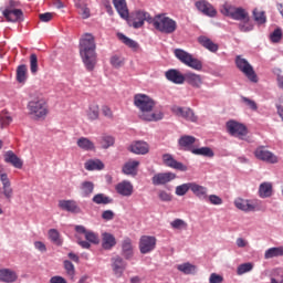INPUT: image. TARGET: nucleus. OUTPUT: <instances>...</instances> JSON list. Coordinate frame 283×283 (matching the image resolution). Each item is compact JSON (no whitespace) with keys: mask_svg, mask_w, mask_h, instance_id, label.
<instances>
[{"mask_svg":"<svg viewBox=\"0 0 283 283\" xmlns=\"http://www.w3.org/2000/svg\"><path fill=\"white\" fill-rule=\"evenodd\" d=\"M134 105L139 109V118L148 123L163 120L165 114L160 109H154L156 102L145 94L134 96Z\"/></svg>","mask_w":283,"mask_h":283,"instance_id":"nucleus-1","label":"nucleus"},{"mask_svg":"<svg viewBox=\"0 0 283 283\" xmlns=\"http://www.w3.org/2000/svg\"><path fill=\"white\" fill-rule=\"evenodd\" d=\"M80 55L88 72L96 67V42L94 35L85 33L80 40Z\"/></svg>","mask_w":283,"mask_h":283,"instance_id":"nucleus-2","label":"nucleus"},{"mask_svg":"<svg viewBox=\"0 0 283 283\" xmlns=\"http://www.w3.org/2000/svg\"><path fill=\"white\" fill-rule=\"evenodd\" d=\"M153 25L155 30L163 34H174L178 30V22L167 17L165 13L157 14L153 18Z\"/></svg>","mask_w":283,"mask_h":283,"instance_id":"nucleus-3","label":"nucleus"},{"mask_svg":"<svg viewBox=\"0 0 283 283\" xmlns=\"http://www.w3.org/2000/svg\"><path fill=\"white\" fill-rule=\"evenodd\" d=\"M28 111L35 118H45L48 116V103L41 97H35L28 103Z\"/></svg>","mask_w":283,"mask_h":283,"instance_id":"nucleus-4","label":"nucleus"},{"mask_svg":"<svg viewBox=\"0 0 283 283\" xmlns=\"http://www.w3.org/2000/svg\"><path fill=\"white\" fill-rule=\"evenodd\" d=\"M174 54L181 63H184V65H187L192 70H197V72H200V70H202V61L193 57L191 53H188L187 51L181 49H176Z\"/></svg>","mask_w":283,"mask_h":283,"instance_id":"nucleus-5","label":"nucleus"},{"mask_svg":"<svg viewBox=\"0 0 283 283\" xmlns=\"http://www.w3.org/2000/svg\"><path fill=\"white\" fill-rule=\"evenodd\" d=\"M235 65L238 70H240V72H242L247 78L251 81V83H258V75L247 59H243L241 55H237Z\"/></svg>","mask_w":283,"mask_h":283,"instance_id":"nucleus-6","label":"nucleus"},{"mask_svg":"<svg viewBox=\"0 0 283 283\" xmlns=\"http://www.w3.org/2000/svg\"><path fill=\"white\" fill-rule=\"evenodd\" d=\"M227 129L230 136H234V138H240V140H247V134H249V129L241 123L235 120H229L227 123Z\"/></svg>","mask_w":283,"mask_h":283,"instance_id":"nucleus-7","label":"nucleus"},{"mask_svg":"<svg viewBox=\"0 0 283 283\" xmlns=\"http://www.w3.org/2000/svg\"><path fill=\"white\" fill-rule=\"evenodd\" d=\"M254 156L258 160H262V163H268L269 165H277L280 163V158L264 146H259L254 150Z\"/></svg>","mask_w":283,"mask_h":283,"instance_id":"nucleus-8","label":"nucleus"},{"mask_svg":"<svg viewBox=\"0 0 283 283\" xmlns=\"http://www.w3.org/2000/svg\"><path fill=\"white\" fill-rule=\"evenodd\" d=\"M221 12L234 21H249V12L243 8L223 7Z\"/></svg>","mask_w":283,"mask_h":283,"instance_id":"nucleus-9","label":"nucleus"},{"mask_svg":"<svg viewBox=\"0 0 283 283\" xmlns=\"http://www.w3.org/2000/svg\"><path fill=\"white\" fill-rule=\"evenodd\" d=\"M156 237H150V235H143L139 239V251L144 255L147 253H151L154 249H156Z\"/></svg>","mask_w":283,"mask_h":283,"instance_id":"nucleus-10","label":"nucleus"},{"mask_svg":"<svg viewBox=\"0 0 283 283\" xmlns=\"http://www.w3.org/2000/svg\"><path fill=\"white\" fill-rule=\"evenodd\" d=\"M145 21L153 24L154 18H151V15H149V13L145 11H136L133 14V28H135L136 30H138V28H143V25H145Z\"/></svg>","mask_w":283,"mask_h":283,"instance_id":"nucleus-11","label":"nucleus"},{"mask_svg":"<svg viewBox=\"0 0 283 283\" xmlns=\"http://www.w3.org/2000/svg\"><path fill=\"white\" fill-rule=\"evenodd\" d=\"M111 266L113 273L117 277H123V273H125V269H127V263L120 256H114L111 259Z\"/></svg>","mask_w":283,"mask_h":283,"instance_id":"nucleus-12","label":"nucleus"},{"mask_svg":"<svg viewBox=\"0 0 283 283\" xmlns=\"http://www.w3.org/2000/svg\"><path fill=\"white\" fill-rule=\"evenodd\" d=\"M171 111H172V114H176V116H180L186 120H190V123H196V120H198V117L196 116V114L191 108H182L180 106H174Z\"/></svg>","mask_w":283,"mask_h":283,"instance_id":"nucleus-13","label":"nucleus"},{"mask_svg":"<svg viewBox=\"0 0 283 283\" xmlns=\"http://www.w3.org/2000/svg\"><path fill=\"white\" fill-rule=\"evenodd\" d=\"M163 161L166 167H170V169H177V171H187V166L182 163L176 160L171 154H164Z\"/></svg>","mask_w":283,"mask_h":283,"instance_id":"nucleus-14","label":"nucleus"},{"mask_svg":"<svg viewBox=\"0 0 283 283\" xmlns=\"http://www.w3.org/2000/svg\"><path fill=\"white\" fill-rule=\"evenodd\" d=\"M171 180H176V174L174 172H158L151 178V182L155 187L167 185L171 182Z\"/></svg>","mask_w":283,"mask_h":283,"instance_id":"nucleus-15","label":"nucleus"},{"mask_svg":"<svg viewBox=\"0 0 283 283\" xmlns=\"http://www.w3.org/2000/svg\"><path fill=\"white\" fill-rule=\"evenodd\" d=\"M196 137L190 136V135H184L179 138L178 140V145L180 147V149H182L184 151H191V154L193 153V145H196Z\"/></svg>","mask_w":283,"mask_h":283,"instance_id":"nucleus-16","label":"nucleus"},{"mask_svg":"<svg viewBox=\"0 0 283 283\" xmlns=\"http://www.w3.org/2000/svg\"><path fill=\"white\" fill-rule=\"evenodd\" d=\"M3 17H4V19H7V21L17 23V21H23V11L21 9L7 8L3 11Z\"/></svg>","mask_w":283,"mask_h":283,"instance_id":"nucleus-17","label":"nucleus"},{"mask_svg":"<svg viewBox=\"0 0 283 283\" xmlns=\"http://www.w3.org/2000/svg\"><path fill=\"white\" fill-rule=\"evenodd\" d=\"M4 163L11 165L15 169H23V160L14 154V151L9 150L4 154Z\"/></svg>","mask_w":283,"mask_h":283,"instance_id":"nucleus-18","label":"nucleus"},{"mask_svg":"<svg viewBox=\"0 0 283 283\" xmlns=\"http://www.w3.org/2000/svg\"><path fill=\"white\" fill-rule=\"evenodd\" d=\"M62 211H69V213H81V207L75 200H60L57 205Z\"/></svg>","mask_w":283,"mask_h":283,"instance_id":"nucleus-19","label":"nucleus"},{"mask_svg":"<svg viewBox=\"0 0 283 283\" xmlns=\"http://www.w3.org/2000/svg\"><path fill=\"white\" fill-rule=\"evenodd\" d=\"M129 151L132 154H137L138 156H145V154H149V144L146 142H134L129 146Z\"/></svg>","mask_w":283,"mask_h":283,"instance_id":"nucleus-20","label":"nucleus"},{"mask_svg":"<svg viewBox=\"0 0 283 283\" xmlns=\"http://www.w3.org/2000/svg\"><path fill=\"white\" fill-rule=\"evenodd\" d=\"M196 8L207 17H216V14H218L213 6L205 0L197 1Z\"/></svg>","mask_w":283,"mask_h":283,"instance_id":"nucleus-21","label":"nucleus"},{"mask_svg":"<svg viewBox=\"0 0 283 283\" xmlns=\"http://www.w3.org/2000/svg\"><path fill=\"white\" fill-rule=\"evenodd\" d=\"M115 189L119 196H125L126 198H129L134 193V185L127 180L117 184Z\"/></svg>","mask_w":283,"mask_h":283,"instance_id":"nucleus-22","label":"nucleus"},{"mask_svg":"<svg viewBox=\"0 0 283 283\" xmlns=\"http://www.w3.org/2000/svg\"><path fill=\"white\" fill-rule=\"evenodd\" d=\"M113 6L117 10L122 19H129V9L127 8V0H113Z\"/></svg>","mask_w":283,"mask_h":283,"instance_id":"nucleus-23","label":"nucleus"},{"mask_svg":"<svg viewBox=\"0 0 283 283\" xmlns=\"http://www.w3.org/2000/svg\"><path fill=\"white\" fill-rule=\"evenodd\" d=\"M116 247V237L109 232L102 233V248L105 251H112Z\"/></svg>","mask_w":283,"mask_h":283,"instance_id":"nucleus-24","label":"nucleus"},{"mask_svg":"<svg viewBox=\"0 0 283 283\" xmlns=\"http://www.w3.org/2000/svg\"><path fill=\"white\" fill-rule=\"evenodd\" d=\"M190 191H192V193L196 196V198H199V200H207L209 189H207L205 186L191 182Z\"/></svg>","mask_w":283,"mask_h":283,"instance_id":"nucleus-25","label":"nucleus"},{"mask_svg":"<svg viewBox=\"0 0 283 283\" xmlns=\"http://www.w3.org/2000/svg\"><path fill=\"white\" fill-rule=\"evenodd\" d=\"M166 78L176 85H182L185 83V75L174 69L166 72Z\"/></svg>","mask_w":283,"mask_h":283,"instance_id":"nucleus-26","label":"nucleus"},{"mask_svg":"<svg viewBox=\"0 0 283 283\" xmlns=\"http://www.w3.org/2000/svg\"><path fill=\"white\" fill-rule=\"evenodd\" d=\"M122 255L125 260H132V258H134V245L132 244V239L126 238L122 242Z\"/></svg>","mask_w":283,"mask_h":283,"instance_id":"nucleus-27","label":"nucleus"},{"mask_svg":"<svg viewBox=\"0 0 283 283\" xmlns=\"http://www.w3.org/2000/svg\"><path fill=\"white\" fill-rule=\"evenodd\" d=\"M140 165V161L138 160H129L123 166V174L125 176H136L138 174V167Z\"/></svg>","mask_w":283,"mask_h":283,"instance_id":"nucleus-28","label":"nucleus"},{"mask_svg":"<svg viewBox=\"0 0 283 283\" xmlns=\"http://www.w3.org/2000/svg\"><path fill=\"white\" fill-rule=\"evenodd\" d=\"M18 279L17 272L10 269H0V282L12 283L17 282Z\"/></svg>","mask_w":283,"mask_h":283,"instance_id":"nucleus-29","label":"nucleus"},{"mask_svg":"<svg viewBox=\"0 0 283 283\" xmlns=\"http://www.w3.org/2000/svg\"><path fill=\"white\" fill-rule=\"evenodd\" d=\"M86 171H101L105 169V164L101 159H91L84 164Z\"/></svg>","mask_w":283,"mask_h":283,"instance_id":"nucleus-30","label":"nucleus"},{"mask_svg":"<svg viewBox=\"0 0 283 283\" xmlns=\"http://www.w3.org/2000/svg\"><path fill=\"white\" fill-rule=\"evenodd\" d=\"M198 41L200 45H202V48H206V50H209V52H218L219 50L218 44L213 43V41H211V39H209L208 36L201 35L198 38Z\"/></svg>","mask_w":283,"mask_h":283,"instance_id":"nucleus-31","label":"nucleus"},{"mask_svg":"<svg viewBox=\"0 0 283 283\" xmlns=\"http://www.w3.org/2000/svg\"><path fill=\"white\" fill-rule=\"evenodd\" d=\"M184 78L192 87H200L202 85V77L196 73H186Z\"/></svg>","mask_w":283,"mask_h":283,"instance_id":"nucleus-32","label":"nucleus"},{"mask_svg":"<svg viewBox=\"0 0 283 283\" xmlns=\"http://www.w3.org/2000/svg\"><path fill=\"white\" fill-rule=\"evenodd\" d=\"M82 198H90L94 193V182L83 181L80 186Z\"/></svg>","mask_w":283,"mask_h":283,"instance_id":"nucleus-33","label":"nucleus"},{"mask_svg":"<svg viewBox=\"0 0 283 283\" xmlns=\"http://www.w3.org/2000/svg\"><path fill=\"white\" fill-rule=\"evenodd\" d=\"M234 207L240 209V211H255V206L251 205L249 200L242 198L234 200Z\"/></svg>","mask_w":283,"mask_h":283,"instance_id":"nucleus-34","label":"nucleus"},{"mask_svg":"<svg viewBox=\"0 0 283 283\" xmlns=\"http://www.w3.org/2000/svg\"><path fill=\"white\" fill-rule=\"evenodd\" d=\"M260 198H271L273 196V185L271 182H263L259 187Z\"/></svg>","mask_w":283,"mask_h":283,"instance_id":"nucleus-35","label":"nucleus"},{"mask_svg":"<svg viewBox=\"0 0 283 283\" xmlns=\"http://www.w3.org/2000/svg\"><path fill=\"white\" fill-rule=\"evenodd\" d=\"M77 147L84 151H93V149H95L94 142L90 140L87 137L78 138Z\"/></svg>","mask_w":283,"mask_h":283,"instance_id":"nucleus-36","label":"nucleus"},{"mask_svg":"<svg viewBox=\"0 0 283 283\" xmlns=\"http://www.w3.org/2000/svg\"><path fill=\"white\" fill-rule=\"evenodd\" d=\"M86 116L88 120H98L99 107L96 103H91L88 109L86 111Z\"/></svg>","mask_w":283,"mask_h":283,"instance_id":"nucleus-37","label":"nucleus"},{"mask_svg":"<svg viewBox=\"0 0 283 283\" xmlns=\"http://www.w3.org/2000/svg\"><path fill=\"white\" fill-rule=\"evenodd\" d=\"M283 255V247L270 248L264 253L265 260H271L273 258H282Z\"/></svg>","mask_w":283,"mask_h":283,"instance_id":"nucleus-38","label":"nucleus"},{"mask_svg":"<svg viewBox=\"0 0 283 283\" xmlns=\"http://www.w3.org/2000/svg\"><path fill=\"white\" fill-rule=\"evenodd\" d=\"M192 154L195 156H205L206 158H213L216 156L210 147L193 148Z\"/></svg>","mask_w":283,"mask_h":283,"instance_id":"nucleus-39","label":"nucleus"},{"mask_svg":"<svg viewBox=\"0 0 283 283\" xmlns=\"http://www.w3.org/2000/svg\"><path fill=\"white\" fill-rule=\"evenodd\" d=\"M119 41H122V43H124V45H127V48H130V50H138V42L127 38L125 34L123 33H118L117 34Z\"/></svg>","mask_w":283,"mask_h":283,"instance_id":"nucleus-40","label":"nucleus"},{"mask_svg":"<svg viewBox=\"0 0 283 283\" xmlns=\"http://www.w3.org/2000/svg\"><path fill=\"white\" fill-rule=\"evenodd\" d=\"M28 78V66L22 64L19 65L17 69V81L18 83H25V80Z\"/></svg>","mask_w":283,"mask_h":283,"instance_id":"nucleus-41","label":"nucleus"},{"mask_svg":"<svg viewBox=\"0 0 283 283\" xmlns=\"http://www.w3.org/2000/svg\"><path fill=\"white\" fill-rule=\"evenodd\" d=\"M93 202L95 205H112V198L105 196L104 193H97L93 197Z\"/></svg>","mask_w":283,"mask_h":283,"instance_id":"nucleus-42","label":"nucleus"},{"mask_svg":"<svg viewBox=\"0 0 283 283\" xmlns=\"http://www.w3.org/2000/svg\"><path fill=\"white\" fill-rule=\"evenodd\" d=\"M49 238L53 244H56V247H61V244H63V241L61 240V233H59V230L56 229L49 230Z\"/></svg>","mask_w":283,"mask_h":283,"instance_id":"nucleus-43","label":"nucleus"},{"mask_svg":"<svg viewBox=\"0 0 283 283\" xmlns=\"http://www.w3.org/2000/svg\"><path fill=\"white\" fill-rule=\"evenodd\" d=\"M83 0H74L76 8L80 10L82 19H90V8L86 4H82Z\"/></svg>","mask_w":283,"mask_h":283,"instance_id":"nucleus-44","label":"nucleus"},{"mask_svg":"<svg viewBox=\"0 0 283 283\" xmlns=\"http://www.w3.org/2000/svg\"><path fill=\"white\" fill-rule=\"evenodd\" d=\"M115 139L109 135H104L99 138V145H102L103 149H109V147L114 146Z\"/></svg>","mask_w":283,"mask_h":283,"instance_id":"nucleus-45","label":"nucleus"},{"mask_svg":"<svg viewBox=\"0 0 283 283\" xmlns=\"http://www.w3.org/2000/svg\"><path fill=\"white\" fill-rule=\"evenodd\" d=\"M64 269H65L66 275L70 277V280H74V276L76 275V269L74 268V263H72L69 260H65Z\"/></svg>","mask_w":283,"mask_h":283,"instance_id":"nucleus-46","label":"nucleus"},{"mask_svg":"<svg viewBox=\"0 0 283 283\" xmlns=\"http://www.w3.org/2000/svg\"><path fill=\"white\" fill-rule=\"evenodd\" d=\"M178 271L185 273L186 275H191V273H196V265L191 263H184L177 266Z\"/></svg>","mask_w":283,"mask_h":283,"instance_id":"nucleus-47","label":"nucleus"},{"mask_svg":"<svg viewBox=\"0 0 283 283\" xmlns=\"http://www.w3.org/2000/svg\"><path fill=\"white\" fill-rule=\"evenodd\" d=\"M240 32H251L253 30V24L251 23V18L248 15V20H242L239 23Z\"/></svg>","mask_w":283,"mask_h":283,"instance_id":"nucleus-48","label":"nucleus"},{"mask_svg":"<svg viewBox=\"0 0 283 283\" xmlns=\"http://www.w3.org/2000/svg\"><path fill=\"white\" fill-rule=\"evenodd\" d=\"M30 71L31 74H36V72H39V57L34 53L30 55Z\"/></svg>","mask_w":283,"mask_h":283,"instance_id":"nucleus-49","label":"nucleus"},{"mask_svg":"<svg viewBox=\"0 0 283 283\" xmlns=\"http://www.w3.org/2000/svg\"><path fill=\"white\" fill-rule=\"evenodd\" d=\"M191 190V182L182 184L176 187L175 193L176 196H187V192Z\"/></svg>","mask_w":283,"mask_h":283,"instance_id":"nucleus-50","label":"nucleus"},{"mask_svg":"<svg viewBox=\"0 0 283 283\" xmlns=\"http://www.w3.org/2000/svg\"><path fill=\"white\" fill-rule=\"evenodd\" d=\"M249 271H253V264L252 263H243L238 266L237 275H244V273H249Z\"/></svg>","mask_w":283,"mask_h":283,"instance_id":"nucleus-51","label":"nucleus"},{"mask_svg":"<svg viewBox=\"0 0 283 283\" xmlns=\"http://www.w3.org/2000/svg\"><path fill=\"white\" fill-rule=\"evenodd\" d=\"M2 193L7 200H12V196H14V190L12 189L11 184L2 186Z\"/></svg>","mask_w":283,"mask_h":283,"instance_id":"nucleus-52","label":"nucleus"},{"mask_svg":"<svg viewBox=\"0 0 283 283\" xmlns=\"http://www.w3.org/2000/svg\"><path fill=\"white\" fill-rule=\"evenodd\" d=\"M241 101L244 103V105H247V107H249V109H252V112H258V104L255 101L244 96H241Z\"/></svg>","mask_w":283,"mask_h":283,"instance_id":"nucleus-53","label":"nucleus"},{"mask_svg":"<svg viewBox=\"0 0 283 283\" xmlns=\"http://www.w3.org/2000/svg\"><path fill=\"white\" fill-rule=\"evenodd\" d=\"M254 20L258 21L260 24L266 23V15L264 11H259L258 9L253 10Z\"/></svg>","mask_w":283,"mask_h":283,"instance_id":"nucleus-54","label":"nucleus"},{"mask_svg":"<svg viewBox=\"0 0 283 283\" xmlns=\"http://www.w3.org/2000/svg\"><path fill=\"white\" fill-rule=\"evenodd\" d=\"M85 235V240L91 242L92 244H98L101 240L98 239V234L94 233L93 231H87Z\"/></svg>","mask_w":283,"mask_h":283,"instance_id":"nucleus-55","label":"nucleus"},{"mask_svg":"<svg viewBox=\"0 0 283 283\" xmlns=\"http://www.w3.org/2000/svg\"><path fill=\"white\" fill-rule=\"evenodd\" d=\"M125 64V60H123V57L118 56V55H113L111 57V65H113V67H123V65Z\"/></svg>","mask_w":283,"mask_h":283,"instance_id":"nucleus-56","label":"nucleus"},{"mask_svg":"<svg viewBox=\"0 0 283 283\" xmlns=\"http://www.w3.org/2000/svg\"><path fill=\"white\" fill-rule=\"evenodd\" d=\"M158 198L161 202H171L172 200L171 192H167L166 190H159Z\"/></svg>","mask_w":283,"mask_h":283,"instance_id":"nucleus-57","label":"nucleus"},{"mask_svg":"<svg viewBox=\"0 0 283 283\" xmlns=\"http://www.w3.org/2000/svg\"><path fill=\"white\" fill-rule=\"evenodd\" d=\"M270 39L272 43H280V41H282V29H275L271 33Z\"/></svg>","mask_w":283,"mask_h":283,"instance_id":"nucleus-58","label":"nucleus"},{"mask_svg":"<svg viewBox=\"0 0 283 283\" xmlns=\"http://www.w3.org/2000/svg\"><path fill=\"white\" fill-rule=\"evenodd\" d=\"M170 227H172V229H187V222L182 219H175L170 222Z\"/></svg>","mask_w":283,"mask_h":283,"instance_id":"nucleus-59","label":"nucleus"},{"mask_svg":"<svg viewBox=\"0 0 283 283\" xmlns=\"http://www.w3.org/2000/svg\"><path fill=\"white\" fill-rule=\"evenodd\" d=\"M39 19L40 21H42V23H50V21L54 19V13H51V12L41 13L39 14Z\"/></svg>","mask_w":283,"mask_h":283,"instance_id":"nucleus-60","label":"nucleus"},{"mask_svg":"<svg viewBox=\"0 0 283 283\" xmlns=\"http://www.w3.org/2000/svg\"><path fill=\"white\" fill-rule=\"evenodd\" d=\"M207 199L209 200L210 205H222V198H220L218 195H208Z\"/></svg>","mask_w":283,"mask_h":283,"instance_id":"nucleus-61","label":"nucleus"},{"mask_svg":"<svg viewBox=\"0 0 283 283\" xmlns=\"http://www.w3.org/2000/svg\"><path fill=\"white\" fill-rule=\"evenodd\" d=\"M210 283H221L224 282V277L222 275H219L217 273H212L209 277Z\"/></svg>","mask_w":283,"mask_h":283,"instance_id":"nucleus-62","label":"nucleus"},{"mask_svg":"<svg viewBox=\"0 0 283 283\" xmlns=\"http://www.w3.org/2000/svg\"><path fill=\"white\" fill-rule=\"evenodd\" d=\"M103 220H114V211L106 210L102 213Z\"/></svg>","mask_w":283,"mask_h":283,"instance_id":"nucleus-63","label":"nucleus"},{"mask_svg":"<svg viewBox=\"0 0 283 283\" xmlns=\"http://www.w3.org/2000/svg\"><path fill=\"white\" fill-rule=\"evenodd\" d=\"M50 283H67V281L63 276H53L50 279Z\"/></svg>","mask_w":283,"mask_h":283,"instance_id":"nucleus-64","label":"nucleus"}]
</instances>
